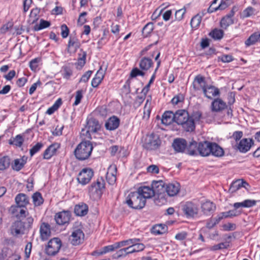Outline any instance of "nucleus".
Returning a JSON list of instances; mask_svg holds the SVG:
<instances>
[{
    "instance_id": "21",
    "label": "nucleus",
    "mask_w": 260,
    "mask_h": 260,
    "mask_svg": "<svg viewBox=\"0 0 260 260\" xmlns=\"http://www.w3.org/2000/svg\"><path fill=\"white\" fill-rule=\"evenodd\" d=\"M60 145L58 143H54L50 145L44 152V158L49 159L55 154L57 150L60 148Z\"/></svg>"
},
{
    "instance_id": "4",
    "label": "nucleus",
    "mask_w": 260,
    "mask_h": 260,
    "mask_svg": "<svg viewBox=\"0 0 260 260\" xmlns=\"http://www.w3.org/2000/svg\"><path fill=\"white\" fill-rule=\"evenodd\" d=\"M199 206L197 201H188L183 204L182 210L187 217H194L198 214Z\"/></svg>"
},
{
    "instance_id": "46",
    "label": "nucleus",
    "mask_w": 260,
    "mask_h": 260,
    "mask_svg": "<svg viewBox=\"0 0 260 260\" xmlns=\"http://www.w3.org/2000/svg\"><path fill=\"white\" fill-rule=\"evenodd\" d=\"M154 29L153 23L149 22L147 23L142 29V35L144 37H147Z\"/></svg>"
},
{
    "instance_id": "26",
    "label": "nucleus",
    "mask_w": 260,
    "mask_h": 260,
    "mask_svg": "<svg viewBox=\"0 0 260 260\" xmlns=\"http://www.w3.org/2000/svg\"><path fill=\"white\" fill-rule=\"evenodd\" d=\"M27 158L24 156L20 158H16L11 163L12 169L15 171H19L26 163Z\"/></svg>"
},
{
    "instance_id": "58",
    "label": "nucleus",
    "mask_w": 260,
    "mask_h": 260,
    "mask_svg": "<svg viewBox=\"0 0 260 260\" xmlns=\"http://www.w3.org/2000/svg\"><path fill=\"white\" fill-rule=\"evenodd\" d=\"M40 60V58H36L29 62V67L32 71H36L38 70Z\"/></svg>"
},
{
    "instance_id": "29",
    "label": "nucleus",
    "mask_w": 260,
    "mask_h": 260,
    "mask_svg": "<svg viewBox=\"0 0 260 260\" xmlns=\"http://www.w3.org/2000/svg\"><path fill=\"white\" fill-rule=\"evenodd\" d=\"M88 211V206L84 203H81L76 205L74 208L75 214L79 216H83L86 215Z\"/></svg>"
},
{
    "instance_id": "5",
    "label": "nucleus",
    "mask_w": 260,
    "mask_h": 260,
    "mask_svg": "<svg viewBox=\"0 0 260 260\" xmlns=\"http://www.w3.org/2000/svg\"><path fill=\"white\" fill-rule=\"evenodd\" d=\"M256 203V201L249 199L245 200L242 202L235 203L233 205L234 209L229 211L230 217H232L240 215L241 212L237 210L239 208H250L255 205Z\"/></svg>"
},
{
    "instance_id": "47",
    "label": "nucleus",
    "mask_w": 260,
    "mask_h": 260,
    "mask_svg": "<svg viewBox=\"0 0 260 260\" xmlns=\"http://www.w3.org/2000/svg\"><path fill=\"white\" fill-rule=\"evenodd\" d=\"M32 201L35 206H40L43 203V199L41 194L39 192H36L32 196Z\"/></svg>"
},
{
    "instance_id": "48",
    "label": "nucleus",
    "mask_w": 260,
    "mask_h": 260,
    "mask_svg": "<svg viewBox=\"0 0 260 260\" xmlns=\"http://www.w3.org/2000/svg\"><path fill=\"white\" fill-rule=\"evenodd\" d=\"M51 23L49 21L41 19L40 21V24L39 25H36L34 26V30L35 31H39L49 27Z\"/></svg>"
},
{
    "instance_id": "3",
    "label": "nucleus",
    "mask_w": 260,
    "mask_h": 260,
    "mask_svg": "<svg viewBox=\"0 0 260 260\" xmlns=\"http://www.w3.org/2000/svg\"><path fill=\"white\" fill-rule=\"evenodd\" d=\"M202 116V114L198 111L193 113V114L190 116L188 115L187 118L181 123L180 125L182 128L188 132H193L195 129V121H199Z\"/></svg>"
},
{
    "instance_id": "51",
    "label": "nucleus",
    "mask_w": 260,
    "mask_h": 260,
    "mask_svg": "<svg viewBox=\"0 0 260 260\" xmlns=\"http://www.w3.org/2000/svg\"><path fill=\"white\" fill-rule=\"evenodd\" d=\"M72 70L68 67L65 66L62 68L61 75L63 78L68 80L72 75Z\"/></svg>"
},
{
    "instance_id": "33",
    "label": "nucleus",
    "mask_w": 260,
    "mask_h": 260,
    "mask_svg": "<svg viewBox=\"0 0 260 260\" xmlns=\"http://www.w3.org/2000/svg\"><path fill=\"white\" fill-rule=\"evenodd\" d=\"M15 202L17 206L26 207L29 204V198L24 193H19L15 197Z\"/></svg>"
},
{
    "instance_id": "14",
    "label": "nucleus",
    "mask_w": 260,
    "mask_h": 260,
    "mask_svg": "<svg viewBox=\"0 0 260 260\" xmlns=\"http://www.w3.org/2000/svg\"><path fill=\"white\" fill-rule=\"evenodd\" d=\"M226 104L221 99H215L211 103V110L213 112H220L226 108Z\"/></svg>"
},
{
    "instance_id": "22",
    "label": "nucleus",
    "mask_w": 260,
    "mask_h": 260,
    "mask_svg": "<svg viewBox=\"0 0 260 260\" xmlns=\"http://www.w3.org/2000/svg\"><path fill=\"white\" fill-rule=\"evenodd\" d=\"M117 168L115 166H111L108 170L106 179L110 185H114L116 181Z\"/></svg>"
},
{
    "instance_id": "20",
    "label": "nucleus",
    "mask_w": 260,
    "mask_h": 260,
    "mask_svg": "<svg viewBox=\"0 0 260 260\" xmlns=\"http://www.w3.org/2000/svg\"><path fill=\"white\" fill-rule=\"evenodd\" d=\"M252 144V139L244 138L239 142L237 148L240 152L246 153L249 150Z\"/></svg>"
},
{
    "instance_id": "8",
    "label": "nucleus",
    "mask_w": 260,
    "mask_h": 260,
    "mask_svg": "<svg viewBox=\"0 0 260 260\" xmlns=\"http://www.w3.org/2000/svg\"><path fill=\"white\" fill-rule=\"evenodd\" d=\"M84 239V234L82 230L79 229H74L69 238L71 244L74 246L82 243Z\"/></svg>"
},
{
    "instance_id": "18",
    "label": "nucleus",
    "mask_w": 260,
    "mask_h": 260,
    "mask_svg": "<svg viewBox=\"0 0 260 260\" xmlns=\"http://www.w3.org/2000/svg\"><path fill=\"white\" fill-rule=\"evenodd\" d=\"M119 124L120 119L116 116H112L108 119L105 126L107 130L114 131L118 127Z\"/></svg>"
},
{
    "instance_id": "31",
    "label": "nucleus",
    "mask_w": 260,
    "mask_h": 260,
    "mask_svg": "<svg viewBox=\"0 0 260 260\" xmlns=\"http://www.w3.org/2000/svg\"><path fill=\"white\" fill-rule=\"evenodd\" d=\"M201 208L205 214L210 215L215 211L216 207L212 202L206 201L201 204Z\"/></svg>"
},
{
    "instance_id": "52",
    "label": "nucleus",
    "mask_w": 260,
    "mask_h": 260,
    "mask_svg": "<svg viewBox=\"0 0 260 260\" xmlns=\"http://www.w3.org/2000/svg\"><path fill=\"white\" fill-rule=\"evenodd\" d=\"M16 211L17 212L16 216L19 218L25 217L28 213L26 211V207H20L17 206L16 209Z\"/></svg>"
},
{
    "instance_id": "13",
    "label": "nucleus",
    "mask_w": 260,
    "mask_h": 260,
    "mask_svg": "<svg viewBox=\"0 0 260 260\" xmlns=\"http://www.w3.org/2000/svg\"><path fill=\"white\" fill-rule=\"evenodd\" d=\"M211 142L204 141L200 142L198 145V153L202 156H208L211 154Z\"/></svg>"
},
{
    "instance_id": "37",
    "label": "nucleus",
    "mask_w": 260,
    "mask_h": 260,
    "mask_svg": "<svg viewBox=\"0 0 260 260\" xmlns=\"http://www.w3.org/2000/svg\"><path fill=\"white\" fill-rule=\"evenodd\" d=\"M153 64L152 60L149 57H144L141 58L139 62L140 68L144 71H147Z\"/></svg>"
},
{
    "instance_id": "30",
    "label": "nucleus",
    "mask_w": 260,
    "mask_h": 260,
    "mask_svg": "<svg viewBox=\"0 0 260 260\" xmlns=\"http://www.w3.org/2000/svg\"><path fill=\"white\" fill-rule=\"evenodd\" d=\"M205 84V78L201 75H198L194 78L192 85L194 90H198L202 89L203 90V88L206 87Z\"/></svg>"
},
{
    "instance_id": "10",
    "label": "nucleus",
    "mask_w": 260,
    "mask_h": 260,
    "mask_svg": "<svg viewBox=\"0 0 260 260\" xmlns=\"http://www.w3.org/2000/svg\"><path fill=\"white\" fill-rule=\"evenodd\" d=\"M161 141L157 136H150L146 140L144 147L148 150H155L160 146Z\"/></svg>"
},
{
    "instance_id": "6",
    "label": "nucleus",
    "mask_w": 260,
    "mask_h": 260,
    "mask_svg": "<svg viewBox=\"0 0 260 260\" xmlns=\"http://www.w3.org/2000/svg\"><path fill=\"white\" fill-rule=\"evenodd\" d=\"M61 246V241L58 238H53L49 240L45 249L46 253L48 255H55Z\"/></svg>"
},
{
    "instance_id": "62",
    "label": "nucleus",
    "mask_w": 260,
    "mask_h": 260,
    "mask_svg": "<svg viewBox=\"0 0 260 260\" xmlns=\"http://www.w3.org/2000/svg\"><path fill=\"white\" fill-rule=\"evenodd\" d=\"M218 60L223 62H230L234 60V57L232 55L229 54H224L218 57Z\"/></svg>"
},
{
    "instance_id": "17",
    "label": "nucleus",
    "mask_w": 260,
    "mask_h": 260,
    "mask_svg": "<svg viewBox=\"0 0 260 260\" xmlns=\"http://www.w3.org/2000/svg\"><path fill=\"white\" fill-rule=\"evenodd\" d=\"M180 189V185L177 182L167 184L165 187L166 192L170 197L176 196L179 193Z\"/></svg>"
},
{
    "instance_id": "32",
    "label": "nucleus",
    "mask_w": 260,
    "mask_h": 260,
    "mask_svg": "<svg viewBox=\"0 0 260 260\" xmlns=\"http://www.w3.org/2000/svg\"><path fill=\"white\" fill-rule=\"evenodd\" d=\"M189 115L188 112L185 110H178L175 113V122L180 125Z\"/></svg>"
},
{
    "instance_id": "49",
    "label": "nucleus",
    "mask_w": 260,
    "mask_h": 260,
    "mask_svg": "<svg viewBox=\"0 0 260 260\" xmlns=\"http://www.w3.org/2000/svg\"><path fill=\"white\" fill-rule=\"evenodd\" d=\"M202 17L200 15H197L193 17L190 21V25L192 28L197 29L201 24Z\"/></svg>"
},
{
    "instance_id": "54",
    "label": "nucleus",
    "mask_w": 260,
    "mask_h": 260,
    "mask_svg": "<svg viewBox=\"0 0 260 260\" xmlns=\"http://www.w3.org/2000/svg\"><path fill=\"white\" fill-rule=\"evenodd\" d=\"M145 95H138L136 98V99L133 103V107L135 109L138 108L143 103L145 100Z\"/></svg>"
},
{
    "instance_id": "15",
    "label": "nucleus",
    "mask_w": 260,
    "mask_h": 260,
    "mask_svg": "<svg viewBox=\"0 0 260 260\" xmlns=\"http://www.w3.org/2000/svg\"><path fill=\"white\" fill-rule=\"evenodd\" d=\"M80 41L76 35H71L70 36L68 44V51L75 52L80 48Z\"/></svg>"
},
{
    "instance_id": "57",
    "label": "nucleus",
    "mask_w": 260,
    "mask_h": 260,
    "mask_svg": "<svg viewBox=\"0 0 260 260\" xmlns=\"http://www.w3.org/2000/svg\"><path fill=\"white\" fill-rule=\"evenodd\" d=\"M229 246L227 242H222L216 245H214L210 248V250L212 251H216L222 249H226Z\"/></svg>"
},
{
    "instance_id": "24",
    "label": "nucleus",
    "mask_w": 260,
    "mask_h": 260,
    "mask_svg": "<svg viewBox=\"0 0 260 260\" xmlns=\"http://www.w3.org/2000/svg\"><path fill=\"white\" fill-rule=\"evenodd\" d=\"M24 226L21 221H16L13 222L11 226V234L14 236H17L23 233Z\"/></svg>"
},
{
    "instance_id": "53",
    "label": "nucleus",
    "mask_w": 260,
    "mask_h": 260,
    "mask_svg": "<svg viewBox=\"0 0 260 260\" xmlns=\"http://www.w3.org/2000/svg\"><path fill=\"white\" fill-rule=\"evenodd\" d=\"M126 250L125 247L119 249L115 253L113 254L112 258L117 259L122 257L126 256L127 255Z\"/></svg>"
},
{
    "instance_id": "9",
    "label": "nucleus",
    "mask_w": 260,
    "mask_h": 260,
    "mask_svg": "<svg viewBox=\"0 0 260 260\" xmlns=\"http://www.w3.org/2000/svg\"><path fill=\"white\" fill-rule=\"evenodd\" d=\"M71 217V213L69 210H63L57 213L55 215V220L58 225H64L68 223Z\"/></svg>"
},
{
    "instance_id": "25",
    "label": "nucleus",
    "mask_w": 260,
    "mask_h": 260,
    "mask_svg": "<svg viewBox=\"0 0 260 260\" xmlns=\"http://www.w3.org/2000/svg\"><path fill=\"white\" fill-rule=\"evenodd\" d=\"M172 146L176 151L182 152L187 147V143L184 139H176L174 140Z\"/></svg>"
},
{
    "instance_id": "56",
    "label": "nucleus",
    "mask_w": 260,
    "mask_h": 260,
    "mask_svg": "<svg viewBox=\"0 0 260 260\" xmlns=\"http://www.w3.org/2000/svg\"><path fill=\"white\" fill-rule=\"evenodd\" d=\"M43 145L42 143L38 142L31 149H30L29 153L31 156H32L36 153L39 152L43 147Z\"/></svg>"
},
{
    "instance_id": "55",
    "label": "nucleus",
    "mask_w": 260,
    "mask_h": 260,
    "mask_svg": "<svg viewBox=\"0 0 260 260\" xmlns=\"http://www.w3.org/2000/svg\"><path fill=\"white\" fill-rule=\"evenodd\" d=\"M40 13V9L38 8H34L31 10L30 17L34 18L33 23L38 20Z\"/></svg>"
},
{
    "instance_id": "1",
    "label": "nucleus",
    "mask_w": 260,
    "mask_h": 260,
    "mask_svg": "<svg viewBox=\"0 0 260 260\" xmlns=\"http://www.w3.org/2000/svg\"><path fill=\"white\" fill-rule=\"evenodd\" d=\"M93 146L89 141H82L74 150L76 158L79 160H84L89 158L93 150Z\"/></svg>"
},
{
    "instance_id": "63",
    "label": "nucleus",
    "mask_w": 260,
    "mask_h": 260,
    "mask_svg": "<svg viewBox=\"0 0 260 260\" xmlns=\"http://www.w3.org/2000/svg\"><path fill=\"white\" fill-rule=\"evenodd\" d=\"M145 73L143 71L140 70L137 68H135L133 69L130 74V76L131 78H135L136 77L138 76H143L144 75Z\"/></svg>"
},
{
    "instance_id": "50",
    "label": "nucleus",
    "mask_w": 260,
    "mask_h": 260,
    "mask_svg": "<svg viewBox=\"0 0 260 260\" xmlns=\"http://www.w3.org/2000/svg\"><path fill=\"white\" fill-rule=\"evenodd\" d=\"M166 226L162 224L154 225L152 229V232L155 235L162 234L166 231Z\"/></svg>"
},
{
    "instance_id": "11",
    "label": "nucleus",
    "mask_w": 260,
    "mask_h": 260,
    "mask_svg": "<svg viewBox=\"0 0 260 260\" xmlns=\"http://www.w3.org/2000/svg\"><path fill=\"white\" fill-rule=\"evenodd\" d=\"M235 11L233 9L229 13L223 17L220 21V26L223 29H226L228 27L234 23L233 17Z\"/></svg>"
},
{
    "instance_id": "36",
    "label": "nucleus",
    "mask_w": 260,
    "mask_h": 260,
    "mask_svg": "<svg viewBox=\"0 0 260 260\" xmlns=\"http://www.w3.org/2000/svg\"><path fill=\"white\" fill-rule=\"evenodd\" d=\"M151 111V97L150 96L146 101L144 109L143 119L148 120L150 115Z\"/></svg>"
},
{
    "instance_id": "12",
    "label": "nucleus",
    "mask_w": 260,
    "mask_h": 260,
    "mask_svg": "<svg viewBox=\"0 0 260 260\" xmlns=\"http://www.w3.org/2000/svg\"><path fill=\"white\" fill-rule=\"evenodd\" d=\"M228 5L224 0H213L207 10L209 13L225 9Z\"/></svg>"
},
{
    "instance_id": "34",
    "label": "nucleus",
    "mask_w": 260,
    "mask_h": 260,
    "mask_svg": "<svg viewBox=\"0 0 260 260\" xmlns=\"http://www.w3.org/2000/svg\"><path fill=\"white\" fill-rule=\"evenodd\" d=\"M211 154L215 157H221L224 155L223 149L215 143L211 142L210 146Z\"/></svg>"
},
{
    "instance_id": "64",
    "label": "nucleus",
    "mask_w": 260,
    "mask_h": 260,
    "mask_svg": "<svg viewBox=\"0 0 260 260\" xmlns=\"http://www.w3.org/2000/svg\"><path fill=\"white\" fill-rule=\"evenodd\" d=\"M69 29L66 24H62L61 26V35L62 38L64 39L68 37L69 34Z\"/></svg>"
},
{
    "instance_id": "19",
    "label": "nucleus",
    "mask_w": 260,
    "mask_h": 260,
    "mask_svg": "<svg viewBox=\"0 0 260 260\" xmlns=\"http://www.w3.org/2000/svg\"><path fill=\"white\" fill-rule=\"evenodd\" d=\"M40 234L42 241L47 240L51 236L50 225L47 223H42L40 228Z\"/></svg>"
},
{
    "instance_id": "38",
    "label": "nucleus",
    "mask_w": 260,
    "mask_h": 260,
    "mask_svg": "<svg viewBox=\"0 0 260 260\" xmlns=\"http://www.w3.org/2000/svg\"><path fill=\"white\" fill-rule=\"evenodd\" d=\"M100 125L98 121L93 120H89L87 123L88 132L91 133H96L100 129Z\"/></svg>"
},
{
    "instance_id": "44",
    "label": "nucleus",
    "mask_w": 260,
    "mask_h": 260,
    "mask_svg": "<svg viewBox=\"0 0 260 260\" xmlns=\"http://www.w3.org/2000/svg\"><path fill=\"white\" fill-rule=\"evenodd\" d=\"M223 31L218 28L213 29L209 34V36L214 40H220L223 36Z\"/></svg>"
},
{
    "instance_id": "59",
    "label": "nucleus",
    "mask_w": 260,
    "mask_h": 260,
    "mask_svg": "<svg viewBox=\"0 0 260 260\" xmlns=\"http://www.w3.org/2000/svg\"><path fill=\"white\" fill-rule=\"evenodd\" d=\"M83 98V90H78L76 92L75 101L73 104L74 106L78 105Z\"/></svg>"
},
{
    "instance_id": "41",
    "label": "nucleus",
    "mask_w": 260,
    "mask_h": 260,
    "mask_svg": "<svg viewBox=\"0 0 260 260\" xmlns=\"http://www.w3.org/2000/svg\"><path fill=\"white\" fill-rule=\"evenodd\" d=\"M248 183L245 181L241 180H237L233 182L230 185V190L232 192L236 191L242 187H246V185H248Z\"/></svg>"
},
{
    "instance_id": "23",
    "label": "nucleus",
    "mask_w": 260,
    "mask_h": 260,
    "mask_svg": "<svg viewBox=\"0 0 260 260\" xmlns=\"http://www.w3.org/2000/svg\"><path fill=\"white\" fill-rule=\"evenodd\" d=\"M203 91L205 96L209 99H211L212 96H218L220 94L219 89L211 85L204 87Z\"/></svg>"
},
{
    "instance_id": "43",
    "label": "nucleus",
    "mask_w": 260,
    "mask_h": 260,
    "mask_svg": "<svg viewBox=\"0 0 260 260\" xmlns=\"http://www.w3.org/2000/svg\"><path fill=\"white\" fill-rule=\"evenodd\" d=\"M11 164V159L8 156L0 158V170L4 171L7 169Z\"/></svg>"
},
{
    "instance_id": "45",
    "label": "nucleus",
    "mask_w": 260,
    "mask_h": 260,
    "mask_svg": "<svg viewBox=\"0 0 260 260\" xmlns=\"http://www.w3.org/2000/svg\"><path fill=\"white\" fill-rule=\"evenodd\" d=\"M141 240L138 238H136V240L134 241L133 244V247L134 248L135 252H139L143 251L145 248V246L144 244L140 243Z\"/></svg>"
},
{
    "instance_id": "35",
    "label": "nucleus",
    "mask_w": 260,
    "mask_h": 260,
    "mask_svg": "<svg viewBox=\"0 0 260 260\" xmlns=\"http://www.w3.org/2000/svg\"><path fill=\"white\" fill-rule=\"evenodd\" d=\"M258 42H260L259 31L254 32V33L252 34L245 41V44L247 47H249L255 44Z\"/></svg>"
},
{
    "instance_id": "27",
    "label": "nucleus",
    "mask_w": 260,
    "mask_h": 260,
    "mask_svg": "<svg viewBox=\"0 0 260 260\" xmlns=\"http://www.w3.org/2000/svg\"><path fill=\"white\" fill-rule=\"evenodd\" d=\"M175 122V113L172 111H166L162 115L161 123L165 125H169Z\"/></svg>"
},
{
    "instance_id": "60",
    "label": "nucleus",
    "mask_w": 260,
    "mask_h": 260,
    "mask_svg": "<svg viewBox=\"0 0 260 260\" xmlns=\"http://www.w3.org/2000/svg\"><path fill=\"white\" fill-rule=\"evenodd\" d=\"M186 12V9L182 8L176 11L175 14V19L178 21L181 20Z\"/></svg>"
},
{
    "instance_id": "39",
    "label": "nucleus",
    "mask_w": 260,
    "mask_h": 260,
    "mask_svg": "<svg viewBox=\"0 0 260 260\" xmlns=\"http://www.w3.org/2000/svg\"><path fill=\"white\" fill-rule=\"evenodd\" d=\"M24 142V138L21 135H17L9 140V144L17 147H21Z\"/></svg>"
},
{
    "instance_id": "61",
    "label": "nucleus",
    "mask_w": 260,
    "mask_h": 260,
    "mask_svg": "<svg viewBox=\"0 0 260 260\" xmlns=\"http://www.w3.org/2000/svg\"><path fill=\"white\" fill-rule=\"evenodd\" d=\"M97 187L100 189L101 192L105 189V180L103 177L98 178L95 182H94Z\"/></svg>"
},
{
    "instance_id": "2",
    "label": "nucleus",
    "mask_w": 260,
    "mask_h": 260,
    "mask_svg": "<svg viewBox=\"0 0 260 260\" xmlns=\"http://www.w3.org/2000/svg\"><path fill=\"white\" fill-rule=\"evenodd\" d=\"M125 203L133 209H141L144 207L146 201L137 191L131 192L126 197Z\"/></svg>"
},
{
    "instance_id": "42",
    "label": "nucleus",
    "mask_w": 260,
    "mask_h": 260,
    "mask_svg": "<svg viewBox=\"0 0 260 260\" xmlns=\"http://www.w3.org/2000/svg\"><path fill=\"white\" fill-rule=\"evenodd\" d=\"M88 193L90 197H94V196L99 197L102 194V192L99 189L95 184L93 182L88 187Z\"/></svg>"
},
{
    "instance_id": "28",
    "label": "nucleus",
    "mask_w": 260,
    "mask_h": 260,
    "mask_svg": "<svg viewBox=\"0 0 260 260\" xmlns=\"http://www.w3.org/2000/svg\"><path fill=\"white\" fill-rule=\"evenodd\" d=\"M105 75V71L102 70V67L96 72L94 77L92 79L91 85L93 87H97L102 82Z\"/></svg>"
},
{
    "instance_id": "7",
    "label": "nucleus",
    "mask_w": 260,
    "mask_h": 260,
    "mask_svg": "<svg viewBox=\"0 0 260 260\" xmlns=\"http://www.w3.org/2000/svg\"><path fill=\"white\" fill-rule=\"evenodd\" d=\"M94 173L91 169L84 168L79 173L77 181L82 185L88 184L93 176Z\"/></svg>"
},
{
    "instance_id": "16",
    "label": "nucleus",
    "mask_w": 260,
    "mask_h": 260,
    "mask_svg": "<svg viewBox=\"0 0 260 260\" xmlns=\"http://www.w3.org/2000/svg\"><path fill=\"white\" fill-rule=\"evenodd\" d=\"M137 192H139V194L144 198L145 201H146V199H150L153 197L155 194V191L153 189L149 186H143L140 187Z\"/></svg>"
},
{
    "instance_id": "40",
    "label": "nucleus",
    "mask_w": 260,
    "mask_h": 260,
    "mask_svg": "<svg viewBox=\"0 0 260 260\" xmlns=\"http://www.w3.org/2000/svg\"><path fill=\"white\" fill-rule=\"evenodd\" d=\"M198 143L194 141L190 142L189 144L186 147L187 154L191 156H195L198 154Z\"/></svg>"
}]
</instances>
